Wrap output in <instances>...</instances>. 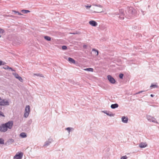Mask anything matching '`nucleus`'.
<instances>
[{
	"instance_id": "obj_1",
	"label": "nucleus",
	"mask_w": 159,
	"mask_h": 159,
	"mask_svg": "<svg viewBox=\"0 0 159 159\" xmlns=\"http://www.w3.org/2000/svg\"><path fill=\"white\" fill-rule=\"evenodd\" d=\"M117 16V17L122 20L124 19L125 17L129 19H131L136 16V11L133 7H130L126 9L125 13L123 10H119V13Z\"/></svg>"
},
{
	"instance_id": "obj_2",
	"label": "nucleus",
	"mask_w": 159,
	"mask_h": 159,
	"mask_svg": "<svg viewBox=\"0 0 159 159\" xmlns=\"http://www.w3.org/2000/svg\"><path fill=\"white\" fill-rule=\"evenodd\" d=\"M13 125L12 121H9L5 123L2 124L0 125V132H5L8 129H11Z\"/></svg>"
},
{
	"instance_id": "obj_3",
	"label": "nucleus",
	"mask_w": 159,
	"mask_h": 159,
	"mask_svg": "<svg viewBox=\"0 0 159 159\" xmlns=\"http://www.w3.org/2000/svg\"><path fill=\"white\" fill-rule=\"evenodd\" d=\"M14 141L13 139H8L7 141L4 143V140L2 138H0V144H4L5 145L8 146L14 142Z\"/></svg>"
},
{
	"instance_id": "obj_4",
	"label": "nucleus",
	"mask_w": 159,
	"mask_h": 159,
	"mask_svg": "<svg viewBox=\"0 0 159 159\" xmlns=\"http://www.w3.org/2000/svg\"><path fill=\"white\" fill-rule=\"evenodd\" d=\"M30 112V107L29 105L26 106L25 109L24 117L25 118L27 117Z\"/></svg>"
},
{
	"instance_id": "obj_5",
	"label": "nucleus",
	"mask_w": 159,
	"mask_h": 159,
	"mask_svg": "<svg viewBox=\"0 0 159 159\" xmlns=\"http://www.w3.org/2000/svg\"><path fill=\"white\" fill-rule=\"evenodd\" d=\"M9 105V102L6 99H2L0 102V106H8Z\"/></svg>"
},
{
	"instance_id": "obj_6",
	"label": "nucleus",
	"mask_w": 159,
	"mask_h": 159,
	"mask_svg": "<svg viewBox=\"0 0 159 159\" xmlns=\"http://www.w3.org/2000/svg\"><path fill=\"white\" fill-rule=\"evenodd\" d=\"M23 154V153L22 152H18L14 157L13 158L14 159H21Z\"/></svg>"
},
{
	"instance_id": "obj_7",
	"label": "nucleus",
	"mask_w": 159,
	"mask_h": 159,
	"mask_svg": "<svg viewBox=\"0 0 159 159\" xmlns=\"http://www.w3.org/2000/svg\"><path fill=\"white\" fill-rule=\"evenodd\" d=\"M147 118L148 121L150 122L152 121L154 123H158V122L156 121V119L153 117H152L151 116L149 115H147Z\"/></svg>"
},
{
	"instance_id": "obj_8",
	"label": "nucleus",
	"mask_w": 159,
	"mask_h": 159,
	"mask_svg": "<svg viewBox=\"0 0 159 159\" xmlns=\"http://www.w3.org/2000/svg\"><path fill=\"white\" fill-rule=\"evenodd\" d=\"M107 78L109 81L112 84H114L116 82V80L111 75H108L107 76Z\"/></svg>"
},
{
	"instance_id": "obj_9",
	"label": "nucleus",
	"mask_w": 159,
	"mask_h": 159,
	"mask_svg": "<svg viewBox=\"0 0 159 159\" xmlns=\"http://www.w3.org/2000/svg\"><path fill=\"white\" fill-rule=\"evenodd\" d=\"M12 74L15 77L18 79L20 82H23V80L22 78L19 76L18 74L16 73H12Z\"/></svg>"
},
{
	"instance_id": "obj_10",
	"label": "nucleus",
	"mask_w": 159,
	"mask_h": 159,
	"mask_svg": "<svg viewBox=\"0 0 159 159\" xmlns=\"http://www.w3.org/2000/svg\"><path fill=\"white\" fill-rule=\"evenodd\" d=\"M53 141L52 139L49 138L48 139V141L45 142L43 146L45 147L48 146Z\"/></svg>"
},
{
	"instance_id": "obj_11",
	"label": "nucleus",
	"mask_w": 159,
	"mask_h": 159,
	"mask_svg": "<svg viewBox=\"0 0 159 159\" xmlns=\"http://www.w3.org/2000/svg\"><path fill=\"white\" fill-rule=\"evenodd\" d=\"M89 24L92 26L95 27L98 25L97 23L93 20H91L89 22Z\"/></svg>"
},
{
	"instance_id": "obj_12",
	"label": "nucleus",
	"mask_w": 159,
	"mask_h": 159,
	"mask_svg": "<svg viewBox=\"0 0 159 159\" xmlns=\"http://www.w3.org/2000/svg\"><path fill=\"white\" fill-rule=\"evenodd\" d=\"M102 112L107 116H114V114L112 113L110 111H103Z\"/></svg>"
},
{
	"instance_id": "obj_13",
	"label": "nucleus",
	"mask_w": 159,
	"mask_h": 159,
	"mask_svg": "<svg viewBox=\"0 0 159 159\" xmlns=\"http://www.w3.org/2000/svg\"><path fill=\"white\" fill-rule=\"evenodd\" d=\"M128 118L127 116H123L121 118L122 121L125 123H126L128 122Z\"/></svg>"
},
{
	"instance_id": "obj_14",
	"label": "nucleus",
	"mask_w": 159,
	"mask_h": 159,
	"mask_svg": "<svg viewBox=\"0 0 159 159\" xmlns=\"http://www.w3.org/2000/svg\"><path fill=\"white\" fill-rule=\"evenodd\" d=\"M147 146V144L146 143L141 142L139 145V147L141 148H144L146 147Z\"/></svg>"
},
{
	"instance_id": "obj_15",
	"label": "nucleus",
	"mask_w": 159,
	"mask_h": 159,
	"mask_svg": "<svg viewBox=\"0 0 159 159\" xmlns=\"http://www.w3.org/2000/svg\"><path fill=\"white\" fill-rule=\"evenodd\" d=\"M68 61L71 63H73L74 64H75L76 61L73 58L69 57L68 58Z\"/></svg>"
},
{
	"instance_id": "obj_16",
	"label": "nucleus",
	"mask_w": 159,
	"mask_h": 159,
	"mask_svg": "<svg viewBox=\"0 0 159 159\" xmlns=\"http://www.w3.org/2000/svg\"><path fill=\"white\" fill-rule=\"evenodd\" d=\"M92 52L94 53V55L95 56H98V55L99 51L97 50L95 48H93L92 49Z\"/></svg>"
},
{
	"instance_id": "obj_17",
	"label": "nucleus",
	"mask_w": 159,
	"mask_h": 159,
	"mask_svg": "<svg viewBox=\"0 0 159 159\" xmlns=\"http://www.w3.org/2000/svg\"><path fill=\"white\" fill-rule=\"evenodd\" d=\"M119 106V105L117 103H115L112 104L111 105V107L113 109L117 108Z\"/></svg>"
},
{
	"instance_id": "obj_18",
	"label": "nucleus",
	"mask_w": 159,
	"mask_h": 159,
	"mask_svg": "<svg viewBox=\"0 0 159 159\" xmlns=\"http://www.w3.org/2000/svg\"><path fill=\"white\" fill-rule=\"evenodd\" d=\"M20 136L22 138H25L27 136L26 134L24 132L21 133L20 134Z\"/></svg>"
},
{
	"instance_id": "obj_19",
	"label": "nucleus",
	"mask_w": 159,
	"mask_h": 159,
	"mask_svg": "<svg viewBox=\"0 0 159 159\" xmlns=\"http://www.w3.org/2000/svg\"><path fill=\"white\" fill-rule=\"evenodd\" d=\"M44 39L48 41H50L51 40V38L49 37L48 36H45L44 37Z\"/></svg>"
},
{
	"instance_id": "obj_20",
	"label": "nucleus",
	"mask_w": 159,
	"mask_h": 159,
	"mask_svg": "<svg viewBox=\"0 0 159 159\" xmlns=\"http://www.w3.org/2000/svg\"><path fill=\"white\" fill-rule=\"evenodd\" d=\"M84 70L86 71H90V72H93V69L92 68H86V69H84Z\"/></svg>"
},
{
	"instance_id": "obj_21",
	"label": "nucleus",
	"mask_w": 159,
	"mask_h": 159,
	"mask_svg": "<svg viewBox=\"0 0 159 159\" xmlns=\"http://www.w3.org/2000/svg\"><path fill=\"white\" fill-rule=\"evenodd\" d=\"M21 12L25 14V13H29L30 12V11L28 10H21Z\"/></svg>"
},
{
	"instance_id": "obj_22",
	"label": "nucleus",
	"mask_w": 159,
	"mask_h": 159,
	"mask_svg": "<svg viewBox=\"0 0 159 159\" xmlns=\"http://www.w3.org/2000/svg\"><path fill=\"white\" fill-rule=\"evenodd\" d=\"M12 12H14V14H17L18 15H22V14L21 13L18 12V11H17L15 10L12 11Z\"/></svg>"
},
{
	"instance_id": "obj_23",
	"label": "nucleus",
	"mask_w": 159,
	"mask_h": 159,
	"mask_svg": "<svg viewBox=\"0 0 159 159\" xmlns=\"http://www.w3.org/2000/svg\"><path fill=\"white\" fill-rule=\"evenodd\" d=\"M103 11V9L102 8L100 9V10H97V11H94V12L95 13H100Z\"/></svg>"
},
{
	"instance_id": "obj_24",
	"label": "nucleus",
	"mask_w": 159,
	"mask_h": 159,
	"mask_svg": "<svg viewBox=\"0 0 159 159\" xmlns=\"http://www.w3.org/2000/svg\"><path fill=\"white\" fill-rule=\"evenodd\" d=\"M124 75L123 73H120L119 75V78L121 79H123V77Z\"/></svg>"
},
{
	"instance_id": "obj_25",
	"label": "nucleus",
	"mask_w": 159,
	"mask_h": 159,
	"mask_svg": "<svg viewBox=\"0 0 159 159\" xmlns=\"http://www.w3.org/2000/svg\"><path fill=\"white\" fill-rule=\"evenodd\" d=\"M67 49V46L66 45H63L62 46V49L63 50H66Z\"/></svg>"
},
{
	"instance_id": "obj_26",
	"label": "nucleus",
	"mask_w": 159,
	"mask_h": 159,
	"mask_svg": "<svg viewBox=\"0 0 159 159\" xmlns=\"http://www.w3.org/2000/svg\"><path fill=\"white\" fill-rule=\"evenodd\" d=\"M157 87H158V86L157 85H156V84H152L150 87V88H157Z\"/></svg>"
},
{
	"instance_id": "obj_27",
	"label": "nucleus",
	"mask_w": 159,
	"mask_h": 159,
	"mask_svg": "<svg viewBox=\"0 0 159 159\" xmlns=\"http://www.w3.org/2000/svg\"><path fill=\"white\" fill-rule=\"evenodd\" d=\"M6 64V63L4 61H0V66L2 65H4Z\"/></svg>"
},
{
	"instance_id": "obj_28",
	"label": "nucleus",
	"mask_w": 159,
	"mask_h": 159,
	"mask_svg": "<svg viewBox=\"0 0 159 159\" xmlns=\"http://www.w3.org/2000/svg\"><path fill=\"white\" fill-rule=\"evenodd\" d=\"M71 129H73V128L71 127H67L66 129L70 133Z\"/></svg>"
},
{
	"instance_id": "obj_29",
	"label": "nucleus",
	"mask_w": 159,
	"mask_h": 159,
	"mask_svg": "<svg viewBox=\"0 0 159 159\" xmlns=\"http://www.w3.org/2000/svg\"><path fill=\"white\" fill-rule=\"evenodd\" d=\"M5 32L4 30L0 28V33L3 34Z\"/></svg>"
},
{
	"instance_id": "obj_30",
	"label": "nucleus",
	"mask_w": 159,
	"mask_h": 159,
	"mask_svg": "<svg viewBox=\"0 0 159 159\" xmlns=\"http://www.w3.org/2000/svg\"><path fill=\"white\" fill-rule=\"evenodd\" d=\"M93 5L96 7H100L101 8H102V7L101 5L100 4H94Z\"/></svg>"
},
{
	"instance_id": "obj_31",
	"label": "nucleus",
	"mask_w": 159,
	"mask_h": 159,
	"mask_svg": "<svg viewBox=\"0 0 159 159\" xmlns=\"http://www.w3.org/2000/svg\"><path fill=\"white\" fill-rule=\"evenodd\" d=\"M145 91H140L138 92H137V93H134V95H136V94H139L140 93H142V92H144Z\"/></svg>"
},
{
	"instance_id": "obj_32",
	"label": "nucleus",
	"mask_w": 159,
	"mask_h": 159,
	"mask_svg": "<svg viewBox=\"0 0 159 159\" xmlns=\"http://www.w3.org/2000/svg\"><path fill=\"white\" fill-rule=\"evenodd\" d=\"M0 116H3L5 117V116L4 114L1 111H0Z\"/></svg>"
},
{
	"instance_id": "obj_33",
	"label": "nucleus",
	"mask_w": 159,
	"mask_h": 159,
	"mask_svg": "<svg viewBox=\"0 0 159 159\" xmlns=\"http://www.w3.org/2000/svg\"><path fill=\"white\" fill-rule=\"evenodd\" d=\"M127 157L125 155V156H123L121 158V159H127Z\"/></svg>"
},
{
	"instance_id": "obj_34",
	"label": "nucleus",
	"mask_w": 159,
	"mask_h": 159,
	"mask_svg": "<svg viewBox=\"0 0 159 159\" xmlns=\"http://www.w3.org/2000/svg\"><path fill=\"white\" fill-rule=\"evenodd\" d=\"M9 66L7 65H6L5 67H3V68L5 70L9 69Z\"/></svg>"
},
{
	"instance_id": "obj_35",
	"label": "nucleus",
	"mask_w": 159,
	"mask_h": 159,
	"mask_svg": "<svg viewBox=\"0 0 159 159\" xmlns=\"http://www.w3.org/2000/svg\"><path fill=\"white\" fill-rule=\"evenodd\" d=\"M87 45H84L83 46V48L84 49H87Z\"/></svg>"
},
{
	"instance_id": "obj_36",
	"label": "nucleus",
	"mask_w": 159,
	"mask_h": 159,
	"mask_svg": "<svg viewBox=\"0 0 159 159\" xmlns=\"http://www.w3.org/2000/svg\"><path fill=\"white\" fill-rule=\"evenodd\" d=\"M91 5L85 6V7L86 8V9H89V8H90L91 7Z\"/></svg>"
},
{
	"instance_id": "obj_37",
	"label": "nucleus",
	"mask_w": 159,
	"mask_h": 159,
	"mask_svg": "<svg viewBox=\"0 0 159 159\" xmlns=\"http://www.w3.org/2000/svg\"><path fill=\"white\" fill-rule=\"evenodd\" d=\"M9 69H10L11 70V71H15L16 70L14 69H13V68L11 67H9Z\"/></svg>"
},
{
	"instance_id": "obj_38",
	"label": "nucleus",
	"mask_w": 159,
	"mask_h": 159,
	"mask_svg": "<svg viewBox=\"0 0 159 159\" xmlns=\"http://www.w3.org/2000/svg\"><path fill=\"white\" fill-rule=\"evenodd\" d=\"M35 75H37L38 76H40V77H42V74H34Z\"/></svg>"
},
{
	"instance_id": "obj_39",
	"label": "nucleus",
	"mask_w": 159,
	"mask_h": 159,
	"mask_svg": "<svg viewBox=\"0 0 159 159\" xmlns=\"http://www.w3.org/2000/svg\"><path fill=\"white\" fill-rule=\"evenodd\" d=\"M6 16L7 17H8V16H10V17H14V16H12V15H11V16H9V15H6Z\"/></svg>"
},
{
	"instance_id": "obj_40",
	"label": "nucleus",
	"mask_w": 159,
	"mask_h": 159,
	"mask_svg": "<svg viewBox=\"0 0 159 159\" xmlns=\"http://www.w3.org/2000/svg\"><path fill=\"white\" fill-rule=\"evenodd\" d=\"M70 34H78V33H77V32H76L75 33H70Z\"/></svg>"
},
{
	"instance_id": "obj_41",
	"label": "nucleus",
	"mask_w": 159,
	"mask_h": 159,
	"mask_svg": "<svg viewBox=\"0 0 159 159\" xmlns=\"http://www.w3.org/2000/svg\"><path fill=\"white\" fill-rule=\"evenodd\" d=\"M32 120H30L28 122H29V123L30 124V123H31L32 122Z\"/></svg>"
},
{
	"instance_id": "obj_42",
	"label": "nucleus",
	"mask_w": 159,
	"mask_h": 159,
	"mask_svg": "<svg viewBox=\"0 0 159 159\" xmlns=\"http://www.w3.org/2000/svg\"><path fill=\"white\" fill-rule=\"evenodd\" d=\"M150 96L152 97H153L154 96V94H151L150 95Z\"/></svg>"
},
{
	"instance_id": "obj_43",
	"label": "nucleus",
	"mask_w": 159,
	"mask_h": 159,
	"mask_svg": "<svg viewBox=\"0 0 159 159\" xmlns=\"http://www.w3.org/2000/svg\"><path fill=\"white\" fill-rule=\"evenodd\" d=\"M2 109V107H0V110H1Z\"/></svg>"
},
{
	"instance_id": "obj_44",
	"label": "nucleus",
	"mask_w": 159,
	"mask_h": 159,
	"mask_svg": "<svg viewBox=\"0 0 159 159\" xmlns=\"http://www.w3.org/2000/svg\"><path fill=\"white\" fill-rule=\"evenodd\" d=\"M1 97H0V102H1Z\"/></svg>"
},
{
	"instance_id": "obj_45",
	"label": "nucleus",
	"mask_w": 159,
	"mask_h": 159,
	"mask_svg": "<svg viewBox=\"0 0 159 159\" xmlns=\"http://www.w3.org/2000/svg\"><path fill=\"white\" fill-rule=\"evenodd\" d=\"M2 36L0 34V38Z\"/></svg>"
}]
</instances>
